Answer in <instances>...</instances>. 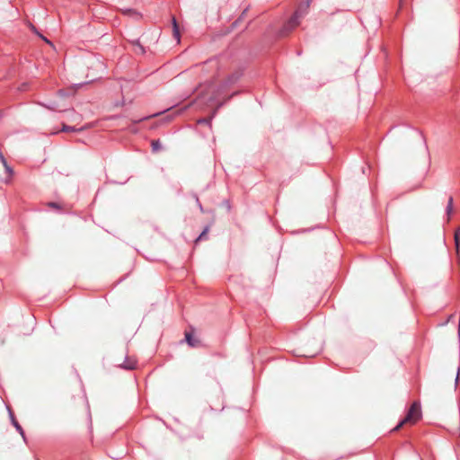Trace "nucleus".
<instances>
[{
	"instance_id": "16",
	"label": "nucleus",
	"mask_w": 460,
	"mask_h": 460,
	"mask_svg": "<svg viewBox=\"0 0 460 460\" xmlns=\"http://www.w3.org/2000/svg\"><path fill=\"white\" fill-rule=\"evenodd\" d=\"M136 46L137 47L138 49V51L143 54L145 52V49H144V47L139 43L138 40H136L135 42Z\"/></svg>"
},
{
	"instance_id": "11",
	"label": "nucleus",
	"mask_w": 460,
	"mask_h": 460,
	"mask_svg": "<svg viewBox=\"0 0 460 460\" xmlns=\"http://www.w3.org/2000/svg\"><path fill=\"white\" fill-rule=\"evenodd\" d=\"M152 151L156 153L162 149V145L159 139L153 140L151 143Z\"/></svg>"
},
{
	"instance_id": "3",
	"label": "nucleus",
	"mask_w": 460,
	"mask_h": 460,
	"mask_svg": "<svg viewBox=\"0 0 460 460\" xmlns=\"http://www.w3.org/2000/svg\"><path fill=\"white\" fill-rule=\"evenodd\" d=\"M8 411H9V417H10L12 424L13 425L15 429L21 434V436L23 438V439L25 440V434H24V431H23L22 426L16 420L13 411L10 409H8Z\"/></svg>"
},
{
	"instance_id": "12",
	"label": "nucleus",
	"mask_w": 460,
	"mask_h": 460,
	"mask_svg": "<svg viewBox=\"0 0 460 460\" xmlns=\"http://www.w3.org/2000/svg\"><path fill=\"white\" fill-rule=\"evenodd\" d=\"M0 160L3 163L4 166L5 167L6 171L9 173H13V170L8 166L7 162L1 152H0Z\"/></svg>"
},
{
	"instance_id": "21",
	"label": "nucleus",
	"mask_w": 460,
	"mask_h": 460,
	"mask_svg": "<svg viewBox=\"0 0 460 460\" xmlns=\"http://www.w3.org/2000/svg\"><path fill=\"white\" fill-rule=\"evenodd\" d=\"M312 2V0H306L305 3H303L302 4H300L299 6H303L305 4H308V6L310 5V3Z\"/></svg>"
},
{
	"instance_id": "1",
	"label": "nucleus",
	"mask_w": 460,
	"mask_h": 460,
	"mask_svg": "<svg viewBox=\"0 0 460 460\" xmlns=\"http://www.w3.org/2000/svg\"><path fill=\"white\" fill-rule=\"evenodd\" d=\"M308 11V4L299 6L294 14L284 23L279 31V36L284 37L288 35L299 24L301 20L305 16Z\"/></svg>"
},
{
	"instance_id": "8",
	"label": "nucleus",
	"mask_w": 460,
	"mask_h": 460,
	"mask_svg": "<svg viewBox=\"0 0 460 460\" xmlns=\"http://www.w3.org/2000/svg\"><path fill=\"white\" fill-rule=\"evenodd\" d=\"M172 27H173V35L176 38V40L179 41L180 40V31H179V27H178L177 21H176L175 17H172Z\"/></svg>"
},
{
	"instance_id": "9",
	"label": "nucleus",
	"mask_w": 460,
	"mask_h": 460,
	"mask_svg": "<svg viewBox=\"0 0 460 460\" xmlns=\"http://www.w3.org/2000/svg\"><path fill=\"white\" fill-rule=\"evenodd\" d=\"M82 130H83V128H76L75 127L67 126V125H63L62 129H61L62 132H79Z\"/></svg>"
},
{
	"instance_id": "7",
	"label": "nucleus",
	"mask_w": 460,
	"mask_h": 460,
	"mask_svg": "<svg viewBox=\"0 0 460 460\" xmlns=\"http://www.w3.org/2000/svg\"><path fill=\"white\" fill-rule=\"evenodd\" d=\"M185 340L190 347H197L199 341L195 340L190 333L185 334Z\"/></svg>"
},
{
	"instance_id": "19",
	"label": "nucleus",
	"mask_w": 460,
	"mask_h": 460,
	"mask_svg": "<svg viewBox=\"0 0 460 460\" xmlns=\"http://www.w3.org/2000/svg\"><path fill=\"white\" fill-rule=\"evenodd\" d=\"M49 206L51 207V208H59L58 204L56 203V202H50V203H49Z\"/></svg>"
},
{
	"instance_id": "13",
	"label": "nucleus",
	"mask_w": 460,
	"mask_h": 460,
	"mask_svg": "<svg viewBox=\"0 0 460 460\" xmlns=\"http://www.w3.org/2000/svg\"><path fill=\"white\" fill-rule=\"evenodd\" d=\"M208 231V227H206V228L201 232V234L199 235V237L197 238L196 242H198V241H200V240L204 239V238L207 236Z\"/></svg>"
},
{
	"instance_id": "5",
	"label": "nucleus",
	"mask_w": 460,
	"mask_h": 460,
	"mask_svg": "<svg viewBox=\"0 0 460 460\" xmlns=\"http://www.w3.org/2000/svg\"><path fill=\"white\" fill-rule=\"evenodd\" d=\"M241 76V74L239 72H235L229 75L227 80L225 83V85H230L232 84H234Z\"/></svg>"
},
{
	"instance_id": "4",
	"label": "nucleus",
	"mask_w": 460,
	"mask_h": 460,
	"mask_svg": "<svg viewBox=\"0 0 460 460\" xmlns=\"http://www.w3.org/2000/svg\"><path fill=\"white\" fill-rule=\"evenodd\" d=\"M122 13L124 15H127V16H129V17H132L133 19L135 20H138L141 15L138 12H137L136 10L134 9H129V8H127V9H123L122 10Z\"/></svg>"
},
{
	"instance_id": "15",
	"label": "nucleus",
	"mask_w": 460,
	"mask_h": 460,
	"mask_svg": "<svg viewBox=\"0 0 460 460\" xmlns=\"http://www.w3.org/2000/svg\"><path fill=\"white\" fill-rule=\"evenodd\" d=\"M211 119H212V117H211V118H204V119H199V120H198V123H199V124H202V123H204V124H209V123H210V121H211Z\"/></svg>"
},
{
	"instance_id": "2",
	"label": "nucleus",
	"mask_w": 460,
	"mask_h": 460,
	"mask_svg": "<svg viewBox=\"0 0 460 460\" xmlns=\"http://www.w3.org/2000/svg\"><path fill=\"white\" fill-rule=\"evenodd\" d=\"M420 405L419 402H414L410 407L406 416L398 423V425L394 429V430H398L405 423H414L420 418Z\"/></svg>"
},
{
	"instance_id": "22",
	"label": "nucleus",
	"mask_w": 460,
	"mask_h": 460,
	"mask_svg": "<svg viewBox=\"0 0 460 460\" xmlns=\"http://www.w3.org/2000/svg\"><path fill=\"white\" fill-rule=\"evenodd\" d=\"M42 40H44L46 42L50 43L48 39H46L44 36L40 35Z\"/></svg>"
},
{
	"instance_id": "20",
	"label": "nucleus",
	"mask_w": 460,
	"mask_h": 460,
	"mask_svg": "<svg viewBox=\"0 0 460 460\" xmlns=\"http://www.w3.org/2000/svg\"><path fill=\"white\" fill-rule=\"evenodd\" d=\"M196 202H197L199 209L202 211L203 210L202 205L200 204L199 199L197 197H196Z\"/></svg>"
},
{
	"instance_id": "23",
	"label": "nucleus",
	"mask_w": 460,
	"mask_h": 460,
	"mask_svg": "<svg viewBox=\"0 0 460 460\" xmlns=\"http://www.w3.org/2000/svg\"><path fill=\"white\" fill-rule=\"evenodd\" d=\"M26 87H27V86H26V84H22V87L20 88V90L24 91V90H26Z\"/></svg>"
},
{
	"instance_id": "24",
	"label": "nucleus",
	"mask_w": 460,
	"mask_h": 460,
	"mask_svg": "<svg viewBox=\"0 0 460 460\" xmlns=\"http://www.w3.org/2000/svg\"><path fill=\"white\" fill-rule=\"evenodd\" d=\"M458 379H459V373H457V375H456V384L458 382Z\"/></svg>"
},
{
	"instance_id": "17",
	"label": "nucleus",
	"mask_w": 460,
	"mask_h": 460,
	"mask_svg": "<svg viewBox=\"0 0 460 460\" xmlns=\"http://www.w3.org/2000/svg\"><path fill=\"white\" fill-rule=\"evenodd\" d=\"M157 115H158V113L154 114V115H151V117L157 116ZM148 118H150V116L143 117V118H141V119H139L134 120L133 122H134V124H137V123H138V122H140V121H143V120H145V119H147Z\"/></svg>"
},
{
	"instance_id": "6",
	"label": "nucleus",
	"mask_w": 460,
	"mask_h": 460,
	"mask_svg": "<svg viewBox=\"0 0 460 460\" xmlns=\"http://www.w3.org/2000/svg\"><path fill=\"white\" fill-rule=\"evenodd\" d=\"M453 204H454L453 197H449L448 201H447V208H446V213L447 215V221L450 220V216L453 213Z\"/></svg>"
},
{
	"instance_id": "14",
	"label": "nucleus",
	"mask_w": 460,
	"mask_h": 460,
	"mask_svg": "<svg viewBox=\"0 0 460 460\" xmlns=\"http://www.w3.org/2000/svg\"><path fill=\"white\" fill-rule=\"evenodd\" d=\"M121 367L125 369H133L135 367V363H124Z\"/></svg>"
},
{
	"instance_id": "10",
	"label": "nucleus",
	"mask_w": 460,
	"mask_h": 460,
	"mask_svg": "<svg viewBox=\"0 0 460 460\" xmlns=\"http://www.w3.org/2000/svg\"><path fill=\"white\" fill-rule=\"evenodd\" d=\"M455 243L456 252H459L460 249V227L455 231Z\"/></svg>"
},
{
	"instance_id": "18",
	"label": "nucleus",
	"mask_w": 460,
	"mask_h": 460,
	"mask_svg": "<svg viewBox=\"0 0 460 460\" xmlns=\"http://www.w3.org/2000/svg\"><path fill=\"white\" fill-rule=\"evenodd\" d=\"M43 106L46 107L49 110H51V111H55L56 110V107L53 104H50V105L43 104Z\"/></svg>"
}]
</instances>
